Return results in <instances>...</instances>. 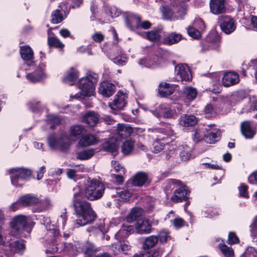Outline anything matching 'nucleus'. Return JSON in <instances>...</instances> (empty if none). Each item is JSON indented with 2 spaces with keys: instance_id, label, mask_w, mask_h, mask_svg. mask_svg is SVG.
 <instances>
[{
  "instance_id": "f257e3e1",
  "label": "nucleus",
  "mask_w": 257,
  "mask_h": 257,
  "mask_svg": "<svg viewBox=\"0 0 257 257\" xmlns=\"http://www.w3.org/2000/svg\"><path fill=\"white\" fill-rule=\"evenodd\" d=\"M83 184V192L90 200H95L102 197L105 190L104 185L96 179L86 176L81 177Z\"/></svg>"
},
{
  "instance_id": "f03ea898",
  "label": "nucleus",
  "mask_w": 257,
  "mask_h": 257,
  "mask_svg": "<svg viewBox=\"0 0 257 257\" xmlns=\"http://www.w3.org/2000/svg\"><path fill=\"white\" fill-rule=\"evenodd\" d=\"M11 183L17 188L23 187L31 179L32 172L25 168H13L9 170Z\"/></svg>"
},
{
  "instance_id": "7ed1b4c3",
  "label": "nucleus",
  "mask_w": 257,
  "mask_h": 257,
  "mask_svg": "<svg viewBox=\"0 0 257 257\" xmlns=\"http://www.w3.org/2000/svg\"><path fill=\"white\" fill-rule=\"evenodd\" d=\"M97 81V74L91 71L86 72L81 77V97H90L93 96Z\"/></svg>"
},
{
  "instance_id": "20e7f679",
  "label": "nucleus",
  "mask_w": 257,
  "mask_h": 257,
  "mask_svg": "<svg viewBox=\"0 0 257 257\" xmlns=\"http://www.w3.org/2000/svg\"><path fill=\"white\" fill-rule=\"evenodd\" d=\"M47 141L51 149H58L62 152H67L71 146L70 138L65 133L62 134L59 137L52 133L48 137Z\"/></svg>"
},
{
  "instance_id": "39448f33",
  "label": "nucleus",
  "mask_w": 257,
  "mask_h": 257,
  "mask_svg": "<svg viewBox=\"0 0 257 257\" xmlns=\"http://www.w3.org/2000/svg\"><path fill=\"white\" fill-rule=\"evenodd\" d=\"M169 184L173 186L174 189L173 195L171 200L174 203H177L186 201L189 198L190 190L189 188L182 182L176 179L169 180Z\"/></svg>"
},
{
  "instance_id": "423d86ee",
  "label": "nucleus",
  "mask_w": 257,
  "mask_h": 257,
  "mask_svg": "<svg viewBox=\"0 0 257 257\" xmlns=\"http://www.w3.org/2000/svg\"><path fill=\"white\" fill-rule=\"evenodd\" d=\"M35 224V222L22 214L14 216L10 223L11 228L17 234L23 231L30 232Z\"/></svg>"
},
{
  "instance_id": "0eeeda50",
  "label": "nucleus",
  "mask_w": 257,
  "mask_h": 257,
  "mask_svg": "<svg viewBox=\"0 0 257 257\" xmlns=\"http://www.w3.org/2000/svg\"><path fill=\"white\" fill-rule=\"evenodd\" d=\"M20 201L23 207L33 206L37 204L42 206V207L34 208L33 212H41L47 208L50 203L48 200H42L37 196L32 194H26L20 197Z\"/></svg>"
},
{
  "instance_id": "6e6552de",
  "label": "nucleus",
  "mask_w": 257,
  "mask_h": 257,
  "mask_svg": "<svg viewBox=\"0 0 257 257\" xmlns=\"http://www.w3.org/2000/svg\"><path fill=\"white\" fill-rule=\"evenodd\" d=\"M174 106L168 104H161L156 109L152 111L153 114L157 117H164L167 118H174L176 114Z\"/></svg>"
},
{
  "instance_id": "1a4fd4ad",
  "label": "nucleus",
  "mask_w": 257,
  "mask_h": 257,
  "mask_svg": "<svg viewBox=\"0 0 257 257\" xmlns=\"http://www.w3.org/2000/svg\"><path fill=\"white\" fill-rule=\"evenodd\" d=\"M95 217L89 203L81 201V226L92 222Z\"/></svg>"
},
{
  "instance_id": "9d476101",
  "label": "nucleus",
  "mask_w": 257,
  "mask_h": 257,
  "mask_svg": "<svg viewBox=\"0 0 257 257\" xmlns=\"http://www.w3.org/2000/svg\"><path fill=\"white\" fill-rule=\"evenodd\" d=\"M46 68V64L41 62L34 71L28 73L26 75V78L30 82L33 83L40 82L47 77L46 74L45 72Z\"/></svg>"
},
{
  "instance_id": "9b49d317",
  "label": "nucleus",
  "mask_w": 257,
  "mask_h": 257,
  "mask_svg": "<svg viewBox=\"0 0 257 257\" xmlns=\"http://www.w3.org/2000/svg\"><path fill=\"white\" fill-rule=\"evenodd\" d=\"M108 57L114 63L117 65H124L127 60L121 48L116 44L113 45L111 51L108 54Z\"/></svg>"
},
{
  "instance_id": "f8f14e48",
  "label": "nucleus",
  "mask_w": 257,
  "mask_h": 257,
  "mask_svg": "<svg viewBox=\"0 0 257 257\" xmlns=\"http://www.w3.org/2000/svg\"><path fill=\"white\" fill-rule=\"evenodd\" d=\"M176 79L181 81L191 80L192 75L189 67L186 64H179L175 68Z\"/></svg>"
},
{
  "instance_id": "ddd939ff",
  "label": "nucleus",
  "mask_w": 257,
  "mask_h": 257,
  "mask_svg": "<svg viewBox=\"0 0 257 257\" xmlns=\"http://www.w3.org/2000/svg\"><path fill=\"white\" fill-rule=\"evenodd\" d=\"M220 26L222 31L226 34H230L236 29L234 20L228 16L220 17Z\"/></svg>"
},
{
  "instance_id": "4468645a",
  "label": "nucleus",
  "mask_w": 257,
  "mask_h": 257,
  "mask_svg": "<svg viewBox=\"0 0 257 257\" xmlns=\"http://www.w3.org/2000/svg\"><path fill=\"white\" fill-rule=\"evenodd\" d=\"M208 42L202 47V51L218 50L219 48L220 37L216 33H212L208 37Z\"/></svg>"
},
{
  "instance_id": "2eb2a0df",
  "label": "nucleus",
  "mask_w": 257,
  "mask_h": 257,
  "mask_svg": "<svg viewBox=\"0 0 257 257\" xmlns=\"http://www.w3.org/2000/svg\"><path fill=\"white\" fill-rule=\"evenodd\" d=\"M127 95L121 91H119L115 95V98L109 103V106L111 109H122L126 104Z\"/></svg>"
},
{
  "instance_id": "dca6fc26",
  "label": "nucleus",
  "mask_w": 257,
  "mask_h": 257,
  "mask_svg": "<svg viewBox=\"0 0 257 257\" xmlns=\"http://www.w3.org/2000/svg\"><path fill=\"white\" fill-rule=\"evenodd\" d=\"M140 20L139 16L133 13L128 14L125 19L126 27L132 31L139 29Z\"/></svg>"
},
{
  "instance_id": "f3484780",
  "label": "nucleus",
  "mask_w": 257,
  "mask_h": 257,
  "mask_svg": "<svg viewBox=\"0 0 257 257\" xmlns=\"http://www.w3.org/2000/svg\"><path fill=\"white\" fill-rule=\"evenodd\" d=\"M79 75V71L76 68L71 67L66 71L65 76L62 78V81L70 85L75 84Z\"/></svg>"
},
{
  "instance_id": "a211bd4d",
  "label": "nucleus",
  "mask_w": 257,
  "mask_h": 257,
  "mask_svg": "<svg viewBox=\"0 0 257 257\" xmlns=\"http://www.w3.org/2000/svg\"><path fill=\"white\" fill-rule=\"evenodd\" d=\"M20 54L21 58L25 61H31L30 66L34 65L35 62L33 61L34 51L31 47L29 45H26L21 46L20 47Z\"/></svg>"
},
{
  "instance_id": "6ab92c4d",
  "label": "nucleus",
  "mask_w": 257,
  "mask_h": 257,
  "mask_svg": "<svg viewBox=\"0 0 257 257\" xmlns=\"http://www.w3.org/2000/svg\"><path fill=\"white\" fill-rule=\"evenodd\" d=\"M115 91V86L107 81H103L100 83L98 91L100 94L104 97L111 96Z\"/></svg>"
},
{
  "instance_id": "aec40b11",
  "label": "nucleus",
  "mask_w": 257,
  "mask_h": 257,
  "mask_svg": "<svg viewBox=\"0 0 257 257\" xmlns=\"http://www.w3.org/2000/svg\"><path fill=\"white\" fill-rule=\"evenodd\" d=\"M98 114L93 111H89L84 114L81 117L83 122L90 126H95L98 122Z\"/></svg>"
},
{
  "instance_id": "412c9836",
  "label": "nucleus",
  "mask_w": 257,
  "mask_h": 257,
  "mask_svg": "<svg viewBox=\"0 0 257 257\" xmlns=\"http://www.w3.org/2000/svg\"><path fill=\"white\" fill-rule=\"evenodd\" d=\"M239 76L237 73L232 72L226 73L222 79V82L225 87H229L239 82Z\"/></svg>"
},
{
  "instance_id": "4be33fe9",
  "label": "nucleus",
  "mask_w": 257,
  "mask_h": 257,
  "mask_svg": "<svg viewBox=\"0 0 257 257\" xmlns=\"http://www.w3.org/2000/svg\"><path fill=\"white\" fill-rule=\"evenodd\" d=\"M211 12L215 15H218L225 12V0H211L210 2Z\"/></svg>"
},
{
  "instance_id": "5701e85b",
  "label": "nucleus",
  "mask_w": 257,
  "mask_h": 257,
  "mask_svg": "<svg viewBox=\"0 0 257 257\" xmlns=\"http://www.w3.org/2000/svg\"><path fill=\"white\" fill-rule=\"evenodd\" d=\"M152 225L148 219L139 220L136 224L135 228L139 234H148L151 232Z\"/></svg>"
},
{
  "instance_id": "b1692460",
  "label": "nucleus",
  "mask_w": 257,
  "mask_h": 257,
  "mask_svg": "<svg viewBox=\"0 0 257 257\" xmlns=\"http://www.w3.org/2000/svg\"><path fill=\"white\" fill-rule=\"evenodd\" d=\"M213 127V126L212 125H207L209 131H206L205 141L209 144H214L219 139V133Z\"/></svg>"
},
{
  "instance_id": "393cba45",
  "label": "nucleus",
  "mask_w": 257,
  "mask_h": 257,
  "mask_svg": "<svg viewBox=\"0 0 257 257\" xmlns=\"http://www.w3.org/2000/svg\"><path fill=\"white\" fill-rule=\"evenodd\" d=\"M63 9L61 5H59L58 8L52 11L51 15L50 22L52 24H57L62 22L65 19L63 15ZM64 12V11H63Z\"/></svg>"
},
{
  "instance_id": "a878e982",
  "label": "nucleus",
  "mask_w": 257,
  "mask_h": 257,
  "mask_svg": "<svg viewBox=\"0 0 257 257\" xmlns=\"http://www.w3.org/2000/svg\"><path fill=\"white\" fill-rule=\"evenodd\" d=\"M240 128L242 134L246 139H251L254 136L255 131L249 121H244L241 123Z\"/></svg>"
},
{
  "instance_id": "bb28decb",
  "label": "nucleus",
  "mask_w": 257,
  "mask_h": 257,
  "mask_svg": "<svg viewBox=\"0 0 257 257\" xmlns=\"http://www.w3.org/2000/svg\"><path fill=\"white\" fill-rule=\"evenodd\" d=\"M73 190H77L73 195V205L76 215L79 217L80 216V186L77 185Z\"/></svg>"
},
{
  "instance_id": "cd10ccee",
  "label": "nucleus",
  "mask_w": 257,
  "mask_h": 257,
  "mask_svg": "<svg viewBox=\"0 0 257 257\" xmlns=\"http://www.w3.org/2000/svg\"><path fill=\"white\" fill-rule=\"evenodd\" d=\"M162 61V58L155 57L153 61L147 58H142L139 61V64L145 67L154 68L160 65Z\"/></svg>"
},
{
  "instance_id": "c85d7f7f",
  "label": "nucleus",
  "mask_w": 257,
  "mask_h": 257,
  "mask_svg": "<svg viewBox=\"0 0 257 257\" xmlns=\"http://www.w3.org/2000/svg\"><path fill=\"white\" fill-rule=\"evenodd\" d=\"M197 122V119L193 115L184 114L180 118V124L184 127L193 126Z\"/></svg>"
},
{
  "instance_id": "c756f323",
  "label": "nucleus",
  "mask_w": 257,
  "mask_h": 257,
  "mask_svg": "<svg viewBox=\"0 0 257 257\" xmlns=\"http://www.w3.org/2000/svg\"><path fill=\"white\" fill-rule=\"evenodd\" d=\"M134 232L135 228L133 226L123 225L121 228L116 233L115 237L118 239H122Z\"/></svg>"
},
{
  "instance_id": "7c9ffc66",
  "label": "nucleus",
  "mask_w": 257,
  "mask_h": 257,
  "mask_svg": "<svg viewBox=\"0 0 257 257\" xmlns=\"http://www.w3.org/2000/svg\"><path fill=\"white\" fill-rule=\"evenodd\" d=\"M148 175L143 172H138L133 178V183L135 186H142L148 182Z\"/></svg>"
},
{
  "instance_id": "2f4dec72",
  "label": "nucleus",
  "mask_w": 257,
  "mask_h": 257,
  "mask_svg": "<svg viewBox=\"0 0 257 257\" xmlns=\"http://www.w3.org/2000/svg\"><path fill=\"white\" fill-rule=\"evenodd\" d=\"M158 90L161 96L166 97L173 94L174 87L169 83L162 82L160 84Z\"/></svg>"
},
{
  "instance_id": "473e14b6",
  "label": "nucleus",
  "mask_w": 257,
  "mask_h": 257,
  "mask_svg": "<svg viewBox=\"0 0 257 257\" xmlns=\"http://www.w3.org/2000/svg\"><path fill=\"white\" fill-rule=\"evenodd\" d=\"M70 138L73 141H76L78 140L77 147H80V125H72L70 127Z\"/></svg>"
},
{
  "instance_id": "72a5a7b5",
  "label": "nucleus",
  "mask_w": 257,
  "mask_h": 257,
  "mask_svg": "<svg viewBox=\"0 0 257 257\" xmlns=\"http://www.w3.org/2000/svg\"><path fill=\"white\" fill-rule=\"evenodd\" d=\"M102 148L105 151L115 154L118 149V144L113 139H110L109 140H106L103 143Z\"/></svg>"
},
{
  "instance_id": "f704fd0d",
  "label": "nucleus",
  "mask_w": 257,
  "mask_h": 257,
  "mask_svg": "<svg viewBox=\"0 0 257 257\" xmlns=\"http://www.w3.org/2000/svg\"><path fill=\"white\" fill-rule=\"evenodd\" d=\"M25 241L24 239L16 240L13 244H10L11 251L15 253L22 254L26 248Z\"/></svg>"
},
{
  "instance_id": "c9c22d12",
  "label": "nucleus",
  "mask_w": 257,
  "mask_h": 257,
  "mask_svg": "<svg viewBox=\"0 0 257 257\" xmlns=\"http://www.w3.org/2000/svg\"><path fill=\"white\" fill-rule=\"evenodd\" d=\"M183 96L187 100L192 101L194 100L197 95L196 89L192 86H185L182 90Z\"/></svg>"
},
{
  "instance_id": "e433bc0d",
  "label": "nucleus",
  "mask_w": 257,
  "mask_h": 257,
  "mask_svg": "<svg viewBox=\"0 0 257 257\" xmlns=\"http://www.w3.org/2000/svg\"><path fill=\"white\" fill-rule=\"evenodd\" d=\"M133 128L129 125L123 124H118L117 133L122 138L130 137L133 133Z\"/></svg>"
},
{
  "instance_id": "4c0bfd02",
  "label": "nucleus",
  "mask_w": 257,
  "mask_h": 257,
  "mask_svg": "<svg viewBox=\"0 0 257 257\" xmlns=\"http://www.w3.org/2000/svg\"><path fill=\"white\" fill-rule=\"evenodd\" d=\"M103 11L106 15L110 16L112 18L118 17L121 14V11L115 6H109L104 4L103 7Z\"/></svg>"
},
{
  "instance_id": "58836bf2",
  "label": "nucleus",
  "mask_w": 257,
  "mask_h": 257,
  "mask_svg": "<svg viewBox=\"0 0 257 257\" xmlns=\"http://www.w3.org/2000/svg\"><path fill=\"white\" fill-rule=\"evenodd\" d=\"M148 132L150 133H162L168 136H173L175 135L172 126L170 124H167L165 127L163 128H149Z\"/></svg>"
},
{
  "instance_id": "ea45409f",
  "label": "nucleus",
  "mask_w": 257,
  "mask_h": 257,
  "mask_svg": "<svg viewBox=\"0 0 257 257\" xmlns=\"http://www.w3.org/2000/svg\"><path fill=\"white\" fill-rule=\"evenodd\" d=\"M143 210L141 208H134L127 215L126 219L128 222H132L140 217L143 214Z\"/></svg>"
},
{
  "instance_id": "a19ab883",
  "label": "nucleus",
  "mask_w": 257,
  "mask_h": 257,
  "mask_svg": "<svg viewBox=\"0 0 257 257\" xmlns=\"http://www.w3.org/2000/svg\"><path fill=\"white\" fill-rule=\"evenodd\" d=\"M161 30H153L144 33L143 37L152 42H157L161 38Z\"/></svg>"
},
{
  "instance_id": "79ce46f5",
  "label": "nucleus",
  "mask_w": 257,
  "mask_h": 257,
  "mask_svg": "<svg viewBox=\"0 0 257 257\" xmlns=\"http://www.w3.org/2000/svg\"><path fill=\"white\" fill-rule=\"evenodd\" d=\"M175 10L177 9L174 6H165L161 8V11L165 19L167 20L173 19L175 16Z\"/></svg>"
},
{
  "instance_id": "37998d69",
  "label": "nucleus",
  "mask_w": 257,
  "mask_h": 257,
  "mask_svg": "<svg viewBox=\"0 0 257 257\" xmlns=\"http://www.w3.org/2000/svg\"><path fill=\"white\" fill-rule=\"evenodd\" d=\"M97 141V139L94 135L85 134L81 136V146L93 145L95 144Z\"/></svg>"
},
{
  "instance_id": "c03bdc74",
  "label": "nucleus",
  "mask_w": 257,
  "mask_h": 257,
  "mask_svg": "<svg viewBox=\"0 0 257 257\" xmlns=\"http://www.w3.org/2000/svg\"><path fill=\"white\" fill-rule=\"evenodd\" d=\"M47 43L50 48H55L62 49L64 47V45L60 40L55 36L48 37Z\"/></svg>"
},
{
  "instance_id": "a18cd8bd",
  "label": "nucleus",
  "mask_w": 257,
  "mask_h": 257,
  "mask_svg": "<svg viewBox=\"0 0 257 257\" xmlns=\"http://www.w3.org/2000/svg\"><path fill=\"white\" fill-rule=\"evenodd\" d=\"M182 39V36L179 34L172 33L166 37L164 40V43L167 45H173L178 43Z\"/></svg>"
},
{
  "instance_id": "49530a36",
  "label": "nucleus",
  "mask_w": 257,
  "mask_h": 257,
  "mask_svg": "<svg viewBox=\"0 0 257 257\" xmlns=\"http://www.w3.org/2000/svg\"><path fill=\"white\" fill-rule=\"evenodd\" d=\"M97 251L95 246L90 242H88L83 246V252L86 257L91 256Z\"/></svg>"
},
{
  "instance_id": "de8ad7c7",
  "label": "nucleus",
  "mask_w": 257,
  "mask_h": 257,
  "mask_svg": "<svg viewBox=\"0 0 257 257\" xmlns=\"http://www.w3.org/2000/svg\"><path fill=\"white\" fill-rule=\"evenodd\" d=\"M134 143L132 141H125L121 146V151L125 155H129L134 150Z\"/></svg>"
},
{
  "instance_id": "09e8293b",
  "label": "nucleus",
  "mask_w": 257,
  "mask_h": 257,
  "mask_svg": "<svg viewBox=\"0 0 257 257\" xmlns=\"http://www.w3.org/2000/svg\"><path fill=\"white\" fill-rule=\"evenodd\" d=\"M116 194L120 201H126L132 196V192L124 189H117Z\"/></svg>"
},
{
  "instance_id": "8fccbe9b",
  "label": "nucleus",
  "mask_w": 257,
  "mask_h": 257,
  "mask_svg": "<svg viewBox=\"0 0 257 257\" xmlns=\"http://www.w3.org/2000/svg\"><path fill=\"white\" fill-rule=\"evenodd\" d=\"M183 149L180 152V156L182 161H187L191 157L192 148L187 145L182 146Z\"/></svg>"
},
{
  "instance_id": "3c124183",
  "label": "nucleus",
  "mask_w": 257,
  "mask_h": 257,
  "mask_svg": "<svg viewBox=\"0 0 257 257\" xmlns=\"http://www.w3.org/2000/svg\"><path fill=\"white\" fill-rule=\"evenodd\" d=\"M209 131L207 125L204 126L203 127L199 128L195 132L194 136V139H196L197 141L201 140L202 139L206 138V131Z\"/></svg>"
},
{
  "instance_id": "603ef678",
  "label": "nucleus",
  "mask_w": 257,
  "mask_h": 257,
  "mask_svg": "<svg viewBox=\"0 0 257 257\" xmlns=\"http://www.w3.org/2000/svg\"><path fill=\"white\" fill-rule=\"evenodd\" d=\"M158 241V238L157 236L152 235L147 237L144 243V247L150 248L154 246Z\"/></svg>"
},
{
  "instance_id": "864d4df0",
  "label": "nucleus",
  "mask_w": 257,
  "mask_h": 257,
  "mask_svg": "<svg viewBox=\"0 0 257 257\" xmlns=\"http://www.w3.org/2000/svg\"><path fill=\"white\" fill-rule=\"evenodd\" d=\"M219 248L225 257H234V251L232 248L224 244H219Z\"/></svg>"
},
{
  "instance_id": "5fc2aeb1",
  "label": "nucleus",
  "mask_w": 257,
  "mask_h": 257,
  "mask_svg": "<svg viewBox=\"0 0 257 257\" xmlns=\"http://www.w3.org/2000/svg\"><path fill=\"white\" fill-rule=\"evenodd\" d=\"M165 146V143L163 142V140L160 139L156 140L153 143V152L155 153H158L162 151Z\"/></svg>"
},
{
  "instance_id": "6e6d98bb",
  "label": "nucleus",
  "mask_w": 257,
  "mask_h": 257,
  "mask_svg": "<svg viewBox=\"0 0 257 257\" xmlns=\"http://www.w3.org/2000/svg\"><path fill=\"white\" fill-rule=\"evenodd\" d=\"M48 121L51 124H55L59 125L62 122V118L60 116L49 114L47 116Z\"/></svg>"
},
{
  "instance_id": "4d7b16f0",
  "label": "nucleus",
  "mask_w": 257,
  "mask_h": 257,
  "mask_svg": "<svg viewBox=\"0 0 257 257\" xmlns=\"http://www.w3.org/2000/svg\"><path fill=\"white\" fill-rule=\"evenodd\" d=\"M240 257H257V249L252 246H248Z\"/></svg>"
},
{
  "instance_id": "13d9d810",
  "label": "nucleus",
  "mask_w": 257,
  "mask_h": 257,
  "mask_svg": "<svg viewBox=\"0 0 257 257\" xmlns=\"http://www.w3.org/2000/svg\"><path fill=\"white\" fill-rule=\"evenodd\" d=\"M188 35L193 39H198L201 36V32L194 27H190L187 30Z\"/></svg>"
},
{
  "instance_id": "bf43d9fd",
  "label": "nucleus",
  "mask_w": 257,
  "mask_h": 257,
  "mask_svg": "<svg viewBox=\"0 0 257 257\" xmlns=\"http://www.w3.org/2000/svg\"><path fill=\"white\" fill-rule=\"evenodd\" d=\"M94 150L92 149H81V160H87L94 155Z\"/></svg>"
},
{
  "instance_id": "052dcab7",
  "label": "nucleus",
  "mask_w": 257,
  "mask_h": 257,
  "mask_svg": "<svg viewBox=\"0 0 257 257\" xmlns=\"http://www.w3.org/2000/svg\"><path fill=\"white\" fill-rule=\"evenodd\" d=\"M201 214L203 217L211 218L218 215L219 213L217 211H214L212 209L209 208L202 210Z\"/></svg>"
},
{
  "instance_id": "680f3d73",
  "label": "nucleus",
  "mask_w": 257,
  "mask_h": 257,
  "mask_svg": "<svg viewBox=\"0 0 257 257\" xmlns=\"http://www.w3.org/2000/svg\"><path fill=\"white\" fill-rule=\"evenodd\" d=\"M204 113L206 117H211L215 114V111L211 104H207L204 108Z\"/></svg>"
},
{
  "instance_id": "e2e57ef3",
  "label": "nucleus",
  "mask_w": 257,
  "mask_h": 257,
  "mask_svg": "<svg viewBox=\"0 0 257 257\" xmlns=\"http://www.w3.org/2000/svg\"><path fill=\"white\" fill-rule=\"evenodd\" d=\"M193 27L199 30L200 32L203 31L205 28V24L202 19L198 18L193 22Z\"/></svg>"
},
{
  "instance_id": "0e129e2a",
  "label": "nucleus",
  "mask_w": 257,
  "mask_h": 257,
  "mask_svg": "<svg viewBox=\"0 0 257 257\" xmlns=\"http://www.w3.org/2000/svg\"><path fill=\"white\" fill-rule=\"evenodd\" d=\"M111 165L116 172H120L121 174L124 173V169L118 162L116 161H112Z\"/></svg>"
},
{
  "instance_id": "69168bd1",
  "label": "nucleus",
  "mask_w": 257,
  "mask_h": 257,
  "mask_svg": "<svg viewBox=\"0 0 257 257\" xmlns=\"http://www.w3.org/2000/svg\"><path fill=\"white\" fill-rule=\"evenodd\" d=\"M238 190L239 192V195L240 196L243 197L244 198L248 197V195L247 192V186L244 184H241L239 187H238Z\"/></svg>"
},
{
  "instance_id": "338daca9",
  "label": "nucleus",
  "mask_w": 257,
  "mask_h": 257,
  "mask_svg": "<svg viewBox=\"0 0 257 257\" xmlns=\"http://www.w3.org/2000/svg\"><path fill=\"white\" fill-rule=\"evenodd\" d=\"M228 241L229 244H235L239 241V239L234 232H230L228 234Z\"/></svg>"
},
{
  "instance_id": "774afa93",
  "label": "nucleus",
  "mask_w": 257,
  "mask_h": 257,
  "mask_svg": "<svg viewBox=\"0 0 257 257\" xmlns=\"http://www.w3.org/2000/svg\"><path fill=\"white\" fill-rule=\"evenodd\" d=\"M248 180L249 183L257 185V170L249 176Z\"/></svg>"
}]
</instances>
